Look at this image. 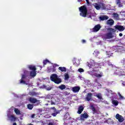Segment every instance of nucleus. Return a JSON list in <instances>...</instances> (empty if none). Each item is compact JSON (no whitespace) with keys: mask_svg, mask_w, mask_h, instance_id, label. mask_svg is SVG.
<instances>
[{"mask_svg":"<svg viewBox=\"0 0 125 125\" xmlns=\"http://www.w3.org/2000/svg\"><path fill=\"white\" fill-rule=\"evenodd\" d=\"M89 116L87 114V113L85 112L83 114H82L80 116V120L81 121H84L85 119H87Z\"/></svg>","mask_w":125,"mask_h":125,"instance_id":"7","label":"nucleus"},{"mask_svg":"<svg viewBox=\"0 0 125 125\" xmlns=\"http://www.w3.org/2000/svg\"><path fill=\"white\" fill-rule=\"evenodd\" d=\"M35 117V115H32V118H34Z\"/></svg>","mask_w":125,"mask_h":125,"instance_id":"49","label":"nucleus"},{"mask_svg":"<svg viewBox=\"0 0 125 125\" xmlns=\"http://www.w3.org/2000/svg\"><path fill=\"white\" fill-rule=\"evenodd\" d=\"M116 30H118L120 32H123L125 30V27L121 25H116L115 26Z\"/></svg>","mask_w":125,"mask_h":125,"instance_id":"9","label":"nucleus"},{"mask_svg":"<svg viewBox=\"0 0 125 125\" xmlns=\"http://www.w3.org/2000/svg\"><path fill=\"white\" fill-rule=\"evenodd\" d=\"M95 82H97V80H95Z\"/></svg>","mask_w":125,"mask_h":125,"instance_id":"54","label":"nucleus"},{"mask_svg":"<svg viewBox=\"0 0 125 125\" xmlns=\"http://www.w3.org/2000/svg\"><path fill=\"white\" fill-rule=\"evenodd\" d=\"M84 107L83 105L79 106L78 108V110L77 111L78 114H80L81 113L83 112V111Z\"/></svg>","mask_w":125,"mask_h":125,"instance_id":"18","label":"nucleus"},{"mask_svg":"<svg viewBox=\"0 0 125 125\" xmlns=\"http://www.w3.org/2000/svg\"><path fill=\"white\" fill-rule=\"evenodd\" d=\"M91 108L92 111H93L94 113H95V112H96V109H95V107L93 105H91Z\"/></svg>","mask_w":125,"mask_h":125,"instance_id":"33","label":"nucleus"},{"mask_svg":"<svg viewBox=\"0 0 125 125\" xmlns=\"http://www.w3.org/2000/svg\"><path fill=\"white\" fill-rule=\"evenodd\" d=\"M48 125H54L52 123H49Z\"/></svg>","mask_w":125,"mask_h":125,"instance_id":"43","label":"nucleus"},{"mask_svg":"<svg viewBox=\"0 0 125 125\" xmlns=\"http://www.w3.org/2000/svg\"><path fill=\"white\" fill-rule=\"evenodd\" d=\"M52 109H55V107H52Z\"/></svg>","mask_w":125,"mask_h":125,"instance_id":"52","label":"nucleus"},{"mask_svg":"<svg viewBox=\"0 0 125 125\" xmlns=\"http://www.w3.org/2000/svg\"><path fill=\"white\" fill-rule=\"evenodd\" d=\"M55 103H54L53 102H51V105H55Z\"/></svg>","mask_w":125,"mask_h":125,"instance_id":"40","label":"nucleus"},{"mask_svg":"<svg viewBox=\"0 0 125 125\" xmlns=\"http://www.w3.org/2000/svg\"><path fill=\"white\" fill-rule=\"evenodd\" d=\"M59 71H61V72H66V71H67V69H66V67H59Z\"/></svg>","mask_w":125,"mask_h":125,"instance_id":"21","label":"nucleus"},{"mask_svg":"<svg viewBox=\"0 0 125 125\" xmlns=\"http://www.w3.org/2000/svg\"><path fill=\"white\" fill-rule=\"evenodd\" d=\"M95 94H96V95H95L94 96L97 97L99 99H102V96H101V94H97L96 93H95Z\"/></svg>","mask_w":125,"mask_h":125,"instance_id":"25","label":"nucleus"},{"mask_svg":"<svg viewBox=\"0 0 125 125\" xmlns=\"http://www.w3.org/2000/svg\"><path fill=\"white\" fill-rule=\"evenodd\" d=\"M29 100L31 103H33V104L37 103V102H39V100H37V99L35 98H30Z\"/></svg>","mask_w":125,"mask_h":125,"instance_id":"12","label":"nucleus"},{"mask_svg":"<svg viewBox=\"0 0 125 125\" xmlns=\"http://www.w3.org/2000/svg\"><path fill=\"white\" fill-rule=\"evenodd\" d=\"M104 3L102 2H98V3H95L93 4V6L97 10H100L101 8H103L104 6Z\"/></svg>","mask_w":125,"mask_h":125,"instance_id":"2","label":"nucleus"},{"mask_svg":"<svg viewBox=\"0 0 125 125\" xmlns=\"http://www.w3.org/2000/svg\"><path fill=\"white\" fill-rule=\"evenodd\" d=\"M58 88H60V89H61V90H63L66 89V85L62 84L59 86Z\"/></svg>","mask_w":125,"mask_h":125,"instance_id":"22","label":"nucleus"},{"mask_svg":"<svg viewBox=\"0 0 125 125\" xmlns=\"http://www.w3.org/2000/svg\"><path fill=\"white\" fill-rule=\"evenodd\" d=\"M30 95L32 96H37V95H38V93H36L35 92H31L30 93Z\"/></svg>","mask_w":125,"mask_h":125,"instance_id":"31","label":"nucleus"},{"mask_svg":"<svg viewBox=\"0 0 125 125\" xmlns=\"http://www.w3.org/2000/svg\"><path fill=\"white\" fill-rule=\"evenodd\" d=\"M112 103L113 105H115V106H118V105H119V102L117 100H113Z\"/></svg>","mask_w":125,"mask_h":125,"instance_id":"24","label":"nucleus"},{"mask_svg":"<svg viewBox=\"0 0 125 125\" xmlns=\"http://www.w3.org/2000/svg\"><path fill=\"white\" fill-rule=\"evenodd\" d=\"M10 119H11V121H13V122H15V121H16V117L14 115H11L10 116Z\"/></svg>","mask_w":125,"mask_h":125,"instance_id":"26","label":"nucleus"},{"mask_svg":"<svg viewBox=\"0 0 125 125\" xmlns=\"http://www.w3.org/2000/svg\"><path fill=\"white\" fill-rule=\"evenodd\" d=\"M28 68L30 71H37V68H36V66L33 65H28Z\"/></svg>","mask_w":125,"mask_h":125,"instance_id":"14","label":"nucleus"},{"mask_svg":"<svg viewBox=\"0 0 125 125\" xmlns=\"http://www.w3.org/2000/svg\"><path fill=\"white\" fill-rule=\"evenodd\" d=\"M57 78H58V75H57V74H53L50 76V79L52 82H54Z\"/></svg>","mask_w":125,"mask_h":125,"instance_id":"11","label":"nucleus"},{"mask_svg":"<svg viewBox=\"0 0 125 125\" xmlns=\"http://www.w3.org/2000/svg\"><path fill=\"white\" fill-rule=\"evenodd\" d=\"M94 91H95V90H93V89H92V90H91V92H94Z\"/></svg>","mask_w":125,"mask_h":125,"instance_id":"46","label":"nucleus"},{"mask_svg":"<svg viewBox=\"0 0 125 125\" xmlns=\"http://www.w3.org/2000/svg\"><path fill=\"white\" fill-rule=\"evenodd\" d=\"M121 15H122V16H124V17H125V14H121Z\"/></svg>","mask_w":125,"mask_h":125,"instance_id":"47","label":"nucleus"},{"mask_svg":"<svg viewBox=\"0 0 125 125\" xmlns=\"http://www.w3.org/2000/svg\"><path fill=\"white\" fill-rule=\"evenodd\" d=\"M115 118L116 120H118L119 123H123L124 121H125V119L124 118V117L123 116L119 115V113H117L116 116Z\"/></svg>","mask_w":125,"mask_h":125,"instance_id":"5","label":"nucleus"},{"mask_svg":"<svg viewBox=\"0 0 125 125\" xmlns=\"http://www.w3.org/2000/svg\"><path fill=\"white\" fill-rule=\"evenodd\" d=\"M30 76L31 78H35V77L37 76V71L36 70L30 71Z\"/></svg>","mask_w":125,"mask_h":125,"instance_id":"15","label":"nucleus"},{"mask_svg":"<svg viewBox=\"0 0 125 125\" xmlns=\"http://www.w3.org/2000/svg\"><path fill=\"white\" fill-rule=\"evenodd\" d=\"M118 94L119 96V99L120 100L125 99V97H124V96H122V95L121 94V93H120V92H118Z\"/></svg>","mask_w":125,"mask_h":125,"instance_id":"28","label":"nucleus"},{"mask_svg":"<svg viewBox=\"0 0 125 125\" xmlns=\"http://www.w3.org/2000/svg\"><path fill=\"white\" fill-rule=\"evenodd\" d=\"M114 36H113V33L107 32L104 35V38L105 40H110L112 39Z\"/></svg>","mask_w":125,"mask_h":125,"instance_id":"3","label":"nucleus"},{"mask_svg":"<svg viewBox=\"0 0 125 125\" xmlns=\"http://www.w3.org/2000/svg\"><path fill=\"white\" fill-rule=\"evenodd\" d=\"M27 78V75L25 74L22 75L21 79L20 80V83L26 84V81H24Z\"/></svg>","mask_w":125,"mask_h":125,"instance_id":"10","label":"nucleus"},{"mask_svg":"<svg viewBox=\"0 0 125 125\" xmlns=\"http://www.w3.org/2000/svg\"><path fill=\"white\" fill-rule=\"evenodd\" d=\"M108 65H109V66H111V65H112V64H111V63H108Z\"/></svg>","mask_w":125,"mask_h":125,"instance_id":"51","label":"nucleus"},{"mask_svg":"<svg viewBox=\"0 0 125 125\" xmlns=\"http://www.w3.org/2000/svg\"><path fill=\"white\" fill-rule=\"evenodd\" d=\"M29 125H33V124H29Z\"/></svg>","mask_w":125,"mask_h":125,"instance_id":"53","label":"nucleus"},{"mask_svg":"<svg viewBox=\"0 0 125 125\" xmlns=\"http://www.w3.org/2000/svg\"><path fill=\"white\" fill-rule=\"evenodd\" d=\"M85 100L86 101H88V102H89V101H92L93 100V99L92 98V93H88L85 98Z\"/></svg>","mask_w":125,"mask_h":125,"instance_id":"4","label":"nucleus"},{"mask_svg":"<svg viewBox=\"0 0 125 125\" xmlns=\"http://www.w3.org/2000/svg\"><path fill=\"white\" fill-rule=\"evenodd\" d=\"M27 108L28 109H29V110H32L33 108H34V105H33V104H28L27 105Z\"/></svg>","mask_w":125,"mask_h":125,"instance_id":"27","label":"nucleus"},{"mask_svg":"<svg viewBox=\"0 0 125 125\" xmlns=\"http://www.w3.org/2000/svg\"><path fill=\"white\" fill-rule=\"evenodd\" d=\"M79 11H80V15L82 17H86L87 15V8L85 6H82L79 7Z\"/></svg>","mask_w":125,"mask_h":125,"instance_id":"1","label":"nucleus"},{"mask_svg":"<svg viewBox=\"0 0 125 125\" xmlns=\"http://www.w3.org/2000/svg\"><path fill=\"white\" fill-rule=\"evenodd\" d=\"M54 83L57 84H59V83H62V79L57 77V78L54 81Z\"/></svg>","mask_w":125,"mask_h":125,"instance_id":"17","label":"nucleus"},{"mask_svg":"<svg viewBox=\"0 0 125 125\" xmlns=\"http://www.w3.org/2000/svg\"><path fill=\"white\" fill-rule=\"evenodd\" d=\"M99 19L101 20V21H104V20H108V19H109V17L104 15L103 16H100L99 17Z\"/></svg>","mask_w":125,"mask_h":125,"instance_id":"13","label":"nucleus"},{"mask_svg":"<svg viewBox=\"0 0 125 125\" xmlns=\"http://www.w3.org/2000/svg\"><path fill=\"white\" fill-rule=\"evenodd\" d=\"M14 112L16 114V115H21V112H20V110L18 109V108H15Z\"/></svg>","mask_w":125,"mask_h":125,"instance_id":"23","label":"nucleus"},{"mask_svg":"<svg viewBox=\"0 0 125 125\" xmlns=\"http://www.w3.org/2000/svg\"><path fill=\"white\" fill-rule=\"evenodd\" d=\"M121 12H122V13H125V11H122Z\"/></svg>","mask_w":125,"mask_h":125,"instance_id":"48","label":"nucleus"},{"mask_svg":"<svg viewBox=\"0 0 125 125\" xmlns=\"http://www.w3.org/2000/svg\"><path fill=\"white\" fill-rule=\"evenodd\" d=\"M82 43H85V40H83L82 41Z\"/></svg>","mask_w":125,"mask_h":125,"instance_id":"39","label":"nucleus"},{"mask_svg":"<svg viewBox=\"0 0 125 125\" xmlns=\"http://www.w3.org/2000/svg\"><path fill=\"white\" fill-rule=\"evenodd\" d=\"M56 67H59V65L57 63H54L53 65V67H50L48 68L49 72H55L56 71Z\"/></svg>","mask_w":125,"mask_h":125,"instance_id":"6","label":"nucleus"},{"mask_svg":"<svg viewBox=\"0 0 125 125\" xmlns=\"http://www.w3.org/2000/svg\"><path fill=\"white\" fill-rule=\"evenodd\" d=\"M59 113H60V111H57L56 113H52V116H53V117H56L57 114H59Z\"/></svg>","mask_w":125,"mask_h":125,"instance_id":"32","label":"nucleus"},{"mask_svg":"<svg viewBox=\"0 0 125 125\" xmlns=\"http://www.w3.org/2000/svg\"><path fill=\"white\" fill-rule=\"evenodd\" d=\"M87 65L89 67V69L92 67V63L87 62Z\"/></svg>","mask_w":125,"mask_h":125,"instance_id":"34","label":"nucleus"},{"mask_svg":"<svg viewBox=\"0 0 125 125\" xmlns=\"http://www.w3.org/2000/svg\"><path fill=\"white\" fill-rule=\"evenodd\" d=\"M64 78H65V80H68V79H69V75H68V74H65V75H64Z\"/></svg>","mask_w":125,"mask_h":125,"instance_id":"36","label":"nucleus"},{"mask_svg":"<svg viewBox=\"0 0 125 125\" xmlns=\"http://www.w3.org/2000/svg\"><path fill=\"white\" fill-rule=\"evenodd\" d=\"M96 78H101L103 77V73H101V74H96L95 75Z\"/></svg>","mask_w":125,"mask_h":125,"instance_id":"29","label":"nucleus"},{"mask_svg":"<svg viewBox=\"0 0 125 125\" xmlns=\"http://www.w3.org/2000/svg\"><path fill=\"white\" fill-rule=\"evenodd\" d=\"M100 29H101V25L100 24H97L93 28V31L94 33H96V32H98Z\"/></svg>","mask_w":125,"mask_h":125,"instance_id":"8","label":"nucleus"},{"mask_svg":"<svg viewBox=\"0 0 125 125\" xmlns=\"http://www.w3.org/2000/svg\"><path fill=\"white\" fill-rule=\"evenodd\" d=\"M116 2L117 5L119 7H123V3L121 2V0H116Z\"/></svg>","mask_w":125,"mask_h":125,"instance_id":"20","label":"nucleus"},{"mask_svg":"<svg viewBox=\"0 0 125 125\" xmlns=\"http://www.w3.org/2000/svg\"><path fill=\"white\" fill-rule=\"evenodd\" d=\"M78 72L80 73H83L84 72V70L83 68H79L78 69Z\"/></svg>","mask_w":125,"mask_h":125,"instance_id":"35","label":"nucleus"},{"mask_svg":"<svg viewBox=\"0 0 125 125\" xmlns=\"http://www.w3.org/2000/svg\"><path fill=\"white\" fill-rule=\"evenodd\" d=\"M13 125H17V124H16V123L15 122L13 123Z\"/></svg>","mask_w":125,"mask_h":125,"instance_id":"45","label":"nucleus"},{"mask_svg":"<svg viewBox=\"0 0 125 125\" xmlns=\"http://www.w3.org/2000/svg\"><path fill=\"white\" fill-rule=\"evenodd\" d=\"M114 23H115V21H114V20L112 19H109L107 21V25H109V26H112L114 25Z\"/></svg>","mask_w":125,"mask_h":125,"instance_id":"16","label":"nucleus"},{"mask_svg":"<svg viewBox=\"0 0 125 125\" xmlns=\"http://www.w3.org/2000/svg\"><path fill=\"white\" fill-rule=\"evenodd\" d=\"M50 62L48 61V60L46 59L43 61V65H45L46 64H47V63H50Z\"/></svg>","mask_w":125,"mask_h":125,"instance_id":"30","label":"nucleus"},{"mask_svg":"<svg viewBox=\"0 0 125 125\" xmlns=\"http://www.w3.org/2000/svg\"><path fill=\"white\" fill-rule=\"evenodd\" d=\"M87 4H89L90 3V2H89V1L88 0H87V1H86Z\"/></svg>","mask_w":125,"mask_h":125,"instance_id":"41","label":"nucleus"},{"mask_svg":"<svg viewBox=\"0 0 125 125\" xmlns=\"http://www.w3.org/2000/svg\"><path fill=\"white\" fill-rule=\"evenodd\" d=\"M113 16H114V17H118V16H119V14L117 13H113Z\"/></svg>","mask_w":125,"mask_h":125,"instance_id":"37","label":"nucleus"},{"mask_svg":"<svg viewBox=\"0 0 125 125\" xmlns=\"http://www.w3.org/2000/svg\"><path fill=\"white\" fill-rule=\"evenodd\" d=\"M119 36L120 37H123V34L122 33H120L119 34Z\"/></svg>","mask_w":125,"mask_h":125,"instance_id":"42","label":"nucleus"},{"mask_svg":"<svg viewBox=\"0 0 125 125\" xmlns=\"http://www.w3.org/2000/svg\"><path fill=\"white\" fill-rule=\"evenodd\" d=\"M81 88L79 86H75L72 88V91L73 92H79Z\"/></svg>","mask_w":125,"mask_h":125,"instance_id":"19","label":"nucleus"},{"mask_svg":"<svg viewBox=\"0 0 125 125\" xmlns=\"http://www.w3.org/2000/svg\"><path fill=\"white\" fill-rule=\"evenodd\" d=\"M78 1L79 2H81L83 1V0H78Z\"/></svg>","mask_w":125,"mask_h":125,"instance_id":"44","label":"nucleus"},{"mask_svg":"<svg viewBox=\"0 0 125 125\" xmlns=\"http://www.w3.org/2000/svg\"><path fill=\"white\" fill-rule=\"evenodd\" d=\"M51 90V87H48L46 88V90Z\"/></svg>","mask_w":125,"mask_h":125,"instance_id":"38","label":"nucleus"},{"mask_svg":"<svg viewBox=\"0 0 125 125\" xmlns=\"http://www.w3.org/2000/svg\"><path fill=\"white\" fill-rule=\"evenodd\" d=\"M110 30H112V31H114V29H113V28H110Z\"/></svg>","mask_w":125,"mask_h":125,"instance_id":"50","label":"nucleus"}]
</instances>
